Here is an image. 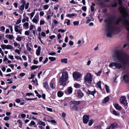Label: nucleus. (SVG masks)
I'll return each instance as SVG.
<instances>
[{
	"instance_id": "1",
	"label": "nucleus",
	"mask_w": 129,
	"mask_h": 129,
	"mask_svg": "<svg viewBox=\"0 0 129 129\" xmlns=\"http://www.w3.org/2000/svg\"><path fill=\"white\" fill-rule=\"evenodd\" d=\"M111 59L115 62L109 64V66L110 67H115L118 69H124L123 65H129V56L125 53L115 51L112 54Z\"/></svg>"
},
{
	"instance_id": "2",
	"label": "nucleus",
	"mask_w": 129,
	"mask_h": 129,
	"mask_svg": "<svg viewBox=\"0 0 129 129\" xmlns=\"http://www.w3.org/2000/svg\"><path fill=\"white\" fill-rule=\"evenodd\" d=\"M68 79V75L67 72H63L62 73L61 77L60 78L59 83L60 85H64L66 84L67 81Z\"/></svg>"
},
{
	"instance_id": "3",
	"label": "nucleus",
	"mask_w": 129,
	"mask_h": 129,
	"mask_svg": "<svg viewBox=\"0 0 129 129\" xmlns=\"http://www.w3.org/2000/svg\"><path fill=\"white\" fill-rule=\"evenodd\" d=\"M93 80V76L90 73L87 74L84 78V81L86 83L90 84L91 83Z\"/></svg>"
},
{
	"instance_id": "4",
	"label": "nucleus",
	"mask_w": 129,
	"mask_h": 129,
	"mask_svg": "<svg viewBox=\"0 0 129 129\" xmlns=\"http://www.w3.org/2000/svg\"><path fill=\"white\" fill-rule=\"evenodd\" d=\"M81 76V74L78 72H74L73 74V77L75 79H77L79 78Z\"/></svg>"
},
{
	"instance_id": "5",
	"label": "nucleus",
	"mask_w": 129,
	"mask_h": 129,
	"mask_svg": "<svg viewBox=\"0 0 129 129\" xmlns=\"http://www.w3.org/2000/svg\"><path fill=\"white\" fill-rule=\"evenodd\" d=\"M19 26L15 25L14 27L15 30V32L19 33L21 35L22 34L21 32L22 31V29L21 28L19 29Z\"/></svg>"
},
{
	"instance_id": "6",
	"label": "nucleus",
	"mask_w": 129,
	"mask_h": 129,
	"mask_svg": "<svg viewBox=\"0 0 129 129\" xmlns=\"http://www.w3.org/2000/svg\"><path fill=\"white\" fill-rule=\"evenodd\" d=\"M89 116L87 115H84L83 117V121L84 123L87 124L89 121Z\"/></svg>"
},
{
	"instance_id": "7",
	"label": "nucleus",
	"mask_w": 129,
	"mask_h": 129,
	"mask_svg": "<svg viewBox=\"0 0 129 129\" xmlns=\"http://www.w3.org/2000/svg\"><path fill=\"white\" fill-rule=\"evenodd\" d=\"M121 103L123 104L124 105H126L127 104L126 98L124 96L121 97L120 99Z\"/></svg>"
},
{
	"instance_id": "8",
	"label": "nucleus",
	"mask_w": 129,
	"mask_h": 129,
	"mask_svg": "<svg viewBox=\"0 0 129 129\" xmlns=\"http://www.w3.org/2000/svg\"><path fill=\"white\" fill-rule=\"evenodd\" d=\"M117 127V124L115 123L111 124L110 126L106 129H114Z\"/></svg>"
},
{
	"instance_id": "9",
	"label": "nucleus",
	"mask_w": 129,
	"mask_h": 129,
	"mask_svg": "<svg viewBox=\"0 0 129 129\" xmlns=\"http://www.w3.org/2000/svg\"><path fill=\"white\" fill-rule=\"evenodd\" d=\"M73 89L71 87H69L67 89L65 90V93L67 94H70L72 93Z\"/></svg>"
},
{
	"instance_id": "10",
	"label": "nucleus",
	"mask_w": 129,
	"mask_h": 129,
	"mask_svg": "<svg viewBox=\"0 0 129 129\" xmlns=\"http://www.w3.org/2000/svg\"><path fill=\"white\" fill-rule=\"evenodd\" d=\"M39 18V16L38 15H36L33 19L32 21L34 22L35 23L37 24Z\"/></svg>"
},
{
	"instance_id": "11",
	"label": "nucleus",
	"mask_w": 129,
	"mask_h": 129,
	"mask_svg": "<svg viewBox=\"0 0 129 129\" xmlns=\"http://www.w3.org/2000/svg\"><path fill=\"white\" fill-rule=\"evenodd\" d=\"M96 91L95 90H94L93 91H90L88 90V91L87 92V94L88 95H89V94H91L93 96V98L94 96V94L95 93Z\"/></svg>"
},
{
	"instance_id": "12",
	"label": "nucleus",
	"mask_w": 129,
	"mask_h": 129,
	"mask_svg": "<svg viewBox=\"0 0 129 129\" xmlns=\"http://www.w3.org/2000/svg\"><path fill=\"white\" fill-rule=\"evenodd\" d=\"M77 94L79 98H82L84 96V94L80 90H78L77 91Z\"/></svg>"
},
{
	"instance_id": "13",
	"label": "nucleus",
	"mask_w": 129,
	"mask_h": 129,
	"mask_svg": "<svg viewBox=\"0 0 129 129\" xmlns=\"http://www.w3.org/2000/svg\"><path fill=\"white\" fill-rule=\"evenodd\" d=\"M123 79L125 83L128 82L129 80V77L127 75H125L123 76Z\"/></svg>"
},
{
	"instance_id": "14",
	"label": "nucleus",
	"mask_w": 129,
	"mask_h": 129,
	"mask_svg": "<svg viewBox=\"0 0 129 129\" xmlns=\"http://www.w3.org/2000/svg\"><path fill=\"white\" fill-rule=\"evenodd\" d=\"M44 87L47 90H49V85L47 82H46L43 83Z\"/></svg>"
},
{
	"instance_id": "15",
	"label": "nucleus",
	"mask_w": 129,
	"mask_h": 129,
	"mask_svg": "<svg viewBox=\"0 0 129 129\" xmlns=\"http://www.w3.org/2000/svg\"><path fill=\"white\" fill-rule=\"evenodd\" d=\"M29 23L27 22H25L23 25V28L25 29H27L29 28Z\"/></svg>"
},
{
	"instance_id": "16",
	"label": "nucleus",
	"mask_w": 129,
	"mask_h": 129,
	"mask_svg": "<svg viewBox=\"0 0 129 129\" xmlns=\"http://www.w3.org/2000/svg\"><path fill=\"white\" fill-rule=\"evenodd\" d=\"M41 49V47L39 46H38L36 52V53L37 55L39 56L40 55V54Z\"/></svg>"
},
{
	"instance_id": "17",
	"label": "nucleus",
	"mask_w": 129,
	"mask_h": 129,
	"mask_svg": "<svg viewBox=\"0 0 129 129\" xmlns=\"http://www.w3.org/2000/svg\"><path fill=\"white\" fill-rule=\"evenodd\" d=\"M114 106L117 110H120L121 109V107L119 106L118 104H114Z\"/></svg>"
},
{
	"instance_id": "18",
	"label": "nucleus",
	"mask_w": 129,
	"mask_h": 129,
	"mask_svg": "<svg viewBox=\"0 0 129 129\" xmlns=\"http://www.w3.org/2000/svg\"><path fill=\"white\" fill-rule=\"evenodd\" d=\"M109 100V97L107 96L102 101V102L103 103H105L108 102Z\"/></svg>"
},
{
	"instance_id": "19",
	"label": "nucleus",
	"mask_w": 129,
	"mask_h": 129,
	"mask_svg": "<svg viewBox=\"0 0 129 129\" xmlns=\"http://www.w3.org/2000/svg\"><path fill=\"white\" fill-rule=\"evenodd\" d=\"M72 104H74L77 105H79L81 103L80 101H73L71 102Z\"/></svg>"
},
{
	"instance_id": "20",
	"label": "nucleus",
	"mask_w": 129,
	"mask_h": 129,
	"mask_svg": "<svg viewBox=\"0 0 129 129\" xmlns=\"http://www.w3.org/2000/svg\"><path fill=\"white\" fill-rule=\"evenodd\" d=\"M5 37L6 38H9L10 40H12L13 38V36L12 35H5Z\"/></svg>"
},
{
	"instance_id": "21",
	"label": "nucleus",
	"mask_w": 129,
	"mask_h": 129,
	"mask_svg": "<svg viewBox=\"0 0 129 129\" xmlns=\"http://www.w3.org/2000/svg\"><path fill=\"white\" fill-rule=\"evenodd\" d=\"M57 94L58 97H61L63 96V92L61 91H58L57 92Z\"/></svg>"
},
{
	"instance_id": "22",
	"label": "nucleus",
	"mask_w": 129,
	"mask_h": 129,
	"mask_svg": "<svg viewBox=\"0 0 129 129\" xmlns=\"http://www.w3.org/2000/svg\"><path fill=\"white\" fill-rule=\"evenodd\" d=\"M29 18L28 17H26L24 18L22 20V22L23 23L25 22L26 21H29Z\"/></svg>"
},
{
	"instance_id": "23",
	"label": "nucleus",
	"mask_w": 129,
	"mask_h": 129,
	"mask_svg": "<svg viewBox=\"0 0 129 129\" xmlns=\"http://www.w3.org/2000/svg\"><path fill=\"white\" fill-rule=\"evenodd\" d=\"M67 60L68 59L67 58H62L61 59V61L62 63H67Z\"/></svg>"
},
{
	"instance_id": "24",
	"label": "nucleus",
	"mask_w": 129,
	"mask_h": 129,
	"mask_svg": "<svg viewBox=\"0 0 129 129\" xmlns=\"http://www.w3.org/2000/svg\"><path fill=\"white\" fill-rule=\"evenodd\" d=\"M101 81H99L98 82H97L96 84V85L98 86V87L101 90H102V89L101 88Z\"/></svg>"
},
{
	"instance_id": "25",
	"label": "nucleus",
	"mask_w": 129,
	"mask_h": 129,
	"mask_svg": "<svg viewBox=\"0 0 129 129\" xmlns=\"http://www.w3.org/2000/svg\"><path fill=\"white\" fill-rule=\"evenodd\" d=\"M72 109L74 110H77L78 109L77 106L75 105H74L72 107Z\"/></svg>"
},
{
	"instance_id": "26",
	"label": "nucleus",
	"mask_w": 129,
	"mask_h": 129,
	"mask_svg": "<svg viewBox=\"0 0 129 129\" xmlns=\"http://www.w3.org/2000/svg\"><path fill=\"white\" fill-rule=\"evenodd\" d=\"M53 13L52 12L51 13V10L50 9H49L47 13H46V15H53Z\"/></svg>"
},
{
	"instance_id": "27",
	"label": "nucleus",
	"mask_w": 129,
	"mask_h": 129,
	"mask_svg": "<svg viewBox=\"0 0 129 129\" xmlns=\"http://www.w3.org/2000/svg\"><path fill=\"white\" fill-rule=\"evenodd\" d=\"M113 114L115 115H118L119 114V112H117L115 110H113Z\"/></svg>"
},
{
	"instance_id": "28",
	"label": "nucleus",
	"mask_w": 129,
	"mask_h": 129,
	"mask_svg": "<svg viewBox=\"0 0 129 129\" xmlns=\"http://www.w3.org/2000/svg\"><path fill=\"white\" fill-rule=\"evenodd\" d=\"M38 123L40 125H43L44 126H45L46 125V124L45 122L41 121H40Z\"/></svg>"
},
{
	"instance_id": "29",
	"label": "nucleus",
	"mask_w": 129,
	"mask_h": 129,
	"mask_svg": "<svg viewBox=\"0 0 129 129\" xmlns=\"http://www.w3.org/2000/svg\"><path fill=\"white\" fill-rule=\"evenodd\" d=\"M24 5H22L20 6V7H19V9L21 11H23L24 9Z\"/></svg>"
},
{
	"instance_id": "30",
	"label": "nucleus",
	"mask_w": 129,
	"mask_h": 129,
	"mask_svg": "<svg viewBox=\"0 0 129 129\" xmlns=\"http://www.w3.org/2000/svg\"><path fill=\"white\" fill-rule=\"evenodd\" d=\"M38 67V66H37L33 65L31 67V69L32 70H34Z\"/></svg>"
},
{
	"instance_id": "31",
	"label": "nucleus",
	"mask_w": 129,
	"mask_h": 129,
	"mask_svg": "<svg viewBox=\"0 0 129 129\" xmlns=\"http://www.w3.org/2000/svg\"><path fill=\"white\" fill-rule=\"evenodd\" d=\"M13 48L12 46L10 45H7V49H11Z\"/></svg>"
},
{
	"instance_id": "32",
	"label": "nucleus",
	"mask_w": 129,
	"mask_h": 129,
	"mask_svg": "<svg viewBox=\"0 0 129 129\" xmlns=\"http://www.w3.org/2000/svg\"><path fill=\"white\" fill-rule=\"evenodd\" d=\"M105 88L106 91L108 92L109 91V87L107 85H105Z\"/></svg>"
},
{
	"instance_id": "33",
	"label": "nucleus",
	"mask_w": 129,
	"mask_h": 129,
	"mask_svg": "<svg viewBox=\"0 0 129 129\" xmlns=\"http://www.w3.org/2000/svg\"><path fill=\"white\" fill-rule=\"evenodd\" d=\"M36 124L35 122L33 121H32L29 124V125L30 126H32V125H35Z\"/></svg>"
},
{
	"instance_id": "34",
	"label": "nucleus",
	"mask_w": 129,
	"mask_h": 129,
	"mask_svg": "<svg viewBox=\"0 0 129 129\" xmlns=\"http://www.w3.org/2000/svg\"><path fill=\"white\" fill-rule=\"evenodd\" d=\"M1 47L3 49H7V45H1Z\"/></svg>"
},
{
	"instance_id": "35",
	"label": "nucleus",
	"mask_w": 129,
	"mask_h": 129,
	"mask_svg": "<svg viewBox=\"0 0 129 129\" xmlns=\"http://www.w3.org/2000/svg\"><path fill=\"white\" fill-rule=\"evenodd\" d=\"M74 87L76 88H78L80 87V85L78 83H76L74 84Z\"/></svg>"
},
{
	"instance_id": "36",
	"label": "nucleus",
	"mask_w": 129,
	"mask_h": 129,
	"mask_svg": "<svg viewBox=\"0 0 129 129\" xmlns=\"http://www.w3.org/2000/svg\"><path fill=\"white\" fill-rule=\"evenodd\" d=\"M5 29V27L4 26H2L0 27V30L1 31L4 32Z\"/></svg>"
},
{
	"instance_id": "37",
	"label": "nucleus",
	"mask_w": 129,
	"mask_h": 129,
	"mask_svg": "<svg viewBox=\"0 0 129 129\" xmlns=\"http://www.w3.org/2000/svg\"><path fill=\"white\" fill-rule=\"evenodd\" d=\"M49 59L51 61H54L56 59L55 58L53 57H49Z\"/></svg>"
},
{
	"instance_id": "38",
	"label": "nucleus",
	"mask_w": 129,
	"mask_h": 129,
	"mask_svg": "<svg viewBox=\"0 0 129 129\" xmlns=\"http://www.w3.org/2000/svg\"><path fill=\"white\" fill-rule=\"evenodd\" d=\"M17 37L16 38V40L18 41H21L22 39L21 37H19L18 36H17Z\"/></svg>"
},
{
	"instance_id": "39",
	"label": "nucleus",
	"mask_w": 129,
	"mask_h": 129,
	"mask_svg": "<svg viewBox=\"0 0 129 129\" xmlns=\"http://www.w3.org/2000/svg\"><path fill=\"white\" fill-rule=\"evenodd\" d=\"M46 118L47 119H51L52 117L49 116H47L46 117H45L43 119V120L44 121H46L47 120L46 119Z\"/></svg>"
},
{
	"instance_id": "40",
	"label": "nucleus",
	"mask_w": 129,
	"mask_h": 129,
	"mask_svg": "<svg viewBox=\"0 0 129 129\" xmlns=\"http://www.w3.org/2000/svg\"><path fill=\"white\" fill-rule=\"evenodd\" d=\"M75 14H68L66 15V16L69 17H72L74 16Z\"/></svg>"
},
{
	"instance_id": "41",
	"label": "nucleus",
	"mask_w": 129,
	"mask_h": 129,
	"mask_svg": "<svg viewBox=\"0 0 129 129\" xmlns=\"http://www.w3.org/2000/svg\"><path fill=\"white\" fill-rule=\"evenodd\" d=\"M26 47L27 48V50L29 51H30L31 50V48L29 47L28 44L26 45Z\"/></svg>"
},
{
	"instance_id": "42",
	"label": "nucleus",
	"mask_w": 129,
	"mask_h": 129,
	"mask_svg": "<svg viewBox=\"0 0 129 129\" xmlns=\"http://www.w3.org/2000/svg\"><path fill=\"white\" fill-rule=\"evenodd\" d=\"M65 21H67V25H70V20L69 19H65Z\"/></svg>"
},
{
	"instance_id": "43",
	"label": "nucleus",
	"mask_w": 129,
	"mask_h": 129,
	"mask_svg": "<svg viewBox=\"0 0 129 129\" xmlns=\"http://www.w3.org/2000/svg\"><path fill=\"white\" fill-rule=\"evenodd\" d=\"M102 70H100L97 73H96L95 74L97 76H100L101 74L102 73Z\"/></svg>"
},
{
	"instance_id": "44",
	"label": "nucleus",
	"mask_w": 129,
	"mask_h": 129,
	"mask_svg": "<svg viewBox=\"0 0 129 129\" xmlns=\"http://www.w3.org/2000/svg\"><path fill=\"white\" fill-rule=\"evenodd\" d=\"M45 23V21L44 20H41L40 22V25L44 24Z\"/></svg>"
},
{
	"instance_id": "45",
	"label": "nucleus",
	"mask_w": 129,
	"mask_h": 129,
	"mask_svg": "<svg viewBox=\"0 0 129 129\" xmlns=\"http://www.w3.org/2000/svg\"><path fill=\"white\" fill-rule=\"evenodd\" d=\"M73 24L75 25H78L79 24V21H75L73 22Z\"/></svg>"
},
{
	"instance_id": "46",
	"label": "nucleus",
	"mask_w": 129,
	"mask_h": 129,
	"mask_svg": "<svg viewBox=\"0 0 129 129\" xmlns=\"http://www.w3.org/2000/svg\"><path fill=\"white\" fill-rule=\"evenodd\" d=\"M46 109H47V110L48 111H49L50 112H52L53 111V110L51 108H49L47 107L46 108Z\"/></svg>"
},
{
	"instance_id": "47",
	"label": "nucleus",
	"mask_w": 129,
	"mask_h": 129,
	"mask_svg": "<svg viewBox=\"0 0 129 129\" xmlns=\"http://www.w3.org/2000/svg\"><path fill=\"white\" fill-rule=\"evenodd\" d=\"M50 87L52 89H53L55 88V87L54 86L53 84L51 82L50 83Z\"/></svg>"
},
{
	"instance_id": "48",
	"label": "nucleus",
	"mask_w": 129,
	"mask_h": 129,
	"mask_svg": "<svg viewBox=\"0 0 129 129\" xmlns=\"http://www.w3.org/2000/svg\"><path fill=\"white\" fill-rule=\"evenodd\" d=\"M70 3L71 4H77V3L74 0H72L70 2Z\"/></svg>"
},
{
	"instance_id": "49",
	"label": "nucleus",
	"mask_w": 129,
	"mask_h": 129,
	"mask_svg": "<svg viewBox=\"0 0 129 129\" xmlns=\"http://www.w3.org/2000/svg\"><path fill=\"white\" fill-rule=\"evenodd\" d=\"M29 3H27L25 5V8L26 9H27L28 8Z\"/></svg>"
},
{
	"instance_id": "50",
	"label": "nucleus",
	"mask_w": 129,
	"mask_h": 129,
	"mask_svg": "<svg viewBox=\"0 0 129 129\" xmlns=\"http://www.w3.org/2000/svg\"><path fill=\"white\" fill-rule=\"evenodd\" d=\"M66 31V30H63L62 29H59L58 30V32H61V33H63L65 32Z\"/></svg>"
},
{
	"instance_id": "51",
	"label": "nucleus",
	"mask_w": 129,
	"mask_h": 129,
	"mask_svg": "<svg viewBox=\"0 0 129 129\" xmlns=\"http://www.w3.org/2000/svg\"><path fill=\"white\" fill-rule=\"evenodd\" d=\"M35 11H34V12L31 13L30 14V16L31 18H32L33 17L34 15L35 14Z\"/></svg>"
},
{
	"instance_id": "52",
	"label": "nucleus",
	"mask_w": 129,
	"mask_h": 129,
	"mask_svg": "<svg viewBox=\"0 0 129 129\" xmlns=\"http://www.w3.org/2000/svg\"><path fill=\"white\" fill-rule=\"evenodd\" d=\"M44 10H46L47 9L49 8V6L47 5H45L44 6Z\"/></svg>"
},
{
	"instance_id": "53",
	"label": "nucleus",
	"mask_w": 129,
	"mask_h": 129,
	"mask_svg": "<svg viewBox=\"0 0 129 129\" xmlns=\"http://www.w3.org/2000/svg\"><path fill=\"white\" fill-rule=\"evenodd\" d=\"M93 123V121L92 120H90L88 123V125L89 126H91Z\"/></svg>"
},
{
	"instance_id": "54",
	"label": "nucleus",
	"mask_w": 129,
	"mask_h": 129,
	"mask_svg": "<svg viewBox=\"0 0 129 129\" xmlns=\"http://www.w3.org/2000/svg\"><path fill=\"white\" fill-rule=\"evenodd\" d=\"M47 15V17L46 18L47 20H49V19L52 16V15Z\"/></svg>"
},
{
	"instance_id": "55",
	"label": "nucleus",
	"mask_w": 129,
	"mask_h": 129,
	"mask_svg": "<svg viewBox=\"0 0 129 129\" xmlns=\"http://www.w3.org/2000/svg\"><path fill=\"white\" fill-rule=\"evenodd\" d=\"M21 20L20 19H18L17 21L16 24L17 25H18L21 22Z\"/></svg>"
},
{
	"instance_id": "56",
	"label": "nucleus",
	"mask_w": 129,
	"mask_h": 129,
	"mask_svg": "<svg viewBox=\"0 0 129 129\" xmlns=\"http://www.w3.org/2000/svg\"><path fill=\"white\" fill-rule=\"evenodd\" d=\"M59 7V5H56V6H55L54 7V9L55 10H58V9Z\"/></svg>"
},
{
	"instance_id": "57",
	"label": "nucleus",
	"mask_w": 129,
	"mask_h": 129,
	"mask_svg": "<svg viewBox=\"0 0 129 129\" xmlns=\"http://www.w3.org/2000/svg\"><path fill=\"white\" fill-rule=\"evenodd\" d=\"M15 58L17 59H20V60H22V59L20 56H15Z\"/></svg>"
},
{
	"instance_id": "58",
	"label": "nucleus",
	"mask_w": 129,
	"mask_h": 129,
	"mask_svg": "<svg viewBox=\"0 0 129 129\" xmlns=\"http://www.w3.org/2000/svg\"><path fill=\"white\" fill-rule=\"evenodd\" d=\"M82 10L85 11H86V6L83 7L82 8Z\"/></svg>"
},
{
	"instance_id": "59",
	"label": "nucleus",
	"mask_w": 129,
	"mask_h": 129,
	"mask_svg": "<svg viewBox=\"0 0 129 129\" xmlns=\"http://www.w3.org/2000/svg\"><path fill=\"white\" fill-rule=\"evenodd\" d=\"M29 34V30H27L25 31V34L26 35H28Z\"/></svg>"
},
{
	"instance_id": "60",
	"label": "nucleus",
	"mask_w": 129,
	"mask_h": 129,
	"mask_svg": "<svg viewBox=\"0 0 129 129\" xmlns=\"http://www.w3.org/2000/svg\"><path fill=\"white\" fill-rule=\"evenodd\" d=\"M55 37V36L54 35H52L51 36H50L49 37V38L50 39H53Z\"/></svg>"
},
{
	"instance_id": "61",
	"label": "nucleus",
	"mask_w": 129,
	"mask_h": 129,
	"mask_svg": "<svg viewBox=\"0 0 129 129\" xmlns=\"http://www.w3.org/2000/svg\"><path fill=\"white\" fill-rule=\"evenodd\" d=\"M9 118L8 117H7V116H6V117H5L4 118V120H9Z\"/></svg>"
},
{
	"instance_id": "62",
	"label": "nucleus",
	"mask_w": 129,
	"mask_h": 129,
	"mask_svg": "<svg viewBox=\"0 0 129 129\" xmlns=\"http://www.w3.org/2000/svg\"><path fill=\"white\" fill-rule=\"evenodd\" d=\"M44 14V13L43 11H41L40 13V15L41 16H43Z\"/></svg>"
},
{
	"instance_id": "63",
	"label": "nucleus",
	"mask_w": 129,
	"mask_h": 129,
	"mask_svg": "<svg viewBox=\"0 0 129 129\" xmlns=\"http://www.w3.org/2000/svg\"><path fill=\"white\" fill-rule=\"evenodd\" d=\"M56 54V53L54 52H52L49 53V54L50 55L53 56L55 55Z\"/></svg>"
},
{
	"instance_id": "64",
	"label": "nucleus",
	"mask_w": 129,
	"mask_h": 129,
	"mask_svg": "<svg viewBox=\"0 0 129 129\" xmlns=\"http://www.w3.org/2000/svg\"><path fill=\"white\" fill-rule=\"evenodd\" d=\"M38 62V61L37 60H36L35 59H34L33 60V63L35 64H37Z\"/></svg>"
}]
</instances>
